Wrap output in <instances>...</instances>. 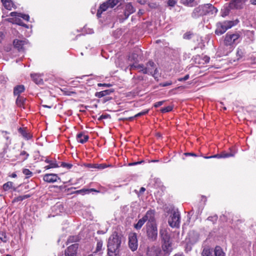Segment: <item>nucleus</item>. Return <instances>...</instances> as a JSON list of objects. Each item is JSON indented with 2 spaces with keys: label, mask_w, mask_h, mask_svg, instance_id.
<instances>
[{
  "label": "nucleus",
  "mask_w": 256,
  "mask_h": 256,
  "mask_svg": "<svg viewBox=\"0 0 256 256\" xmlns=\"http://www.w3.org/2000/svg\"><path fill=\"white\" fill-rule=\"evenodd\" d=\"M172 84V82H166L162 83L160 84V86H170Z\"/></svg>",
  "instance_id": "54"
},
{
  "label": "nucleus",
  "mask_w": 256,
  "mask_h": 256,
  "mask_svg": "<svg viewBox=\"0 0 256 256\" xmlns=\"http://www.w3.org/2000/svg\"><path fill=\"white\" fill-rule=\"evenodd\" d=\"M164 102V101H160L155 103L154 106L156 108H158L162 106Z\"/></svg>",
  "instance_id": "59"
},
{
  "label": "nucleus",
  "mask_w": 256,
  "mask_h": 256,
  "mask_svg": "<svg viewBox=\"0 0 256 256\" xmlns=\"http://www.w3.org/2000/svg\"><path fill=\"white\" fill-rule=\"evenodd\" d=\"M148 254L150 256H162V252L160 248L153 246L148 250Z\"/></svg>",
  "instance_id": "17"
},
{
  "label": "nucleus",
  "mask_w": 256,
  "mask_h": 256,
  "mask_svg": "<svg viewBox=\"0 0 256 256\" xmlns=\"http://www.w3.org/2000/svg\"><path fill=\"white\" fill-rule=\"evenodd\" d=\"M172 109V108L171 106H168L165 108H162L160 110L161 112L162 113H166L169 112H170Z\"/></svg>",
  "instance_id": "45"
},
{
  "label": "nucleus",
  "mask_w": 256,
  "mask_h": 256,
  "mask_svg": "<svg viewBox=\"0 0 256 256\" xmlns=\"http://www.w3.org/2000/svg\"><path fill=\"white\" fill-rule=\"evenodd\" d=\"M72 94H75V92H71V91H66V93H65L66 94L68 95V96H70Z\"/></svg>",
  "instance_id": "64"
},
{
  "label": "nucleus",
  "mask_w": 256,
  "mask_h": 256,
  "mask_svg": "<svg viewBox=\"0 0 256 256\" xmlns=\"http://www.w3.org/2000/svg\"><path fill=\"white\" fill-rule=\"evenodd\" d=\"M136 11V9L132 6L131 3H128L126 5L125 10L124 14L119 16V19L121 22L127 19L129 16L134 13Z\"/></svg>",
  "instance_id": "7"
},
{
  "label": "nucleus",
  "mask_w": 256,
  "mask_h": 256,
  "mask_svg": "<svg viewBox=\"0 0 256 256\" xmlns=\"http://www.w3.org/2000/svg\"><path fill=\"white\" fill-rule=\"evenodd\" d=\"M204 60L206 62L208 63L210 61V58L208 56H205L204 57Z\"/></svg>",
  "instance_id": "63"
},
{
  "label": "nucleus",
  "mask_w": 256,
  "mask_h": 256,
  "mask_svg": "<svg viewBox=\"0 0 256 256\" xmlns=\"http://www.w3.org/2000/svg\"><path fill=\"white\" fill-rule=\"evenodd\" d=\"M246 1V0H232L228 7L231 9H241L243 8Z\"/></svg>",
  "instance_id": "12"
},
{
  "label": "nucleus",
  "mask_w": 256,
  "mask_h": 256,
  "mask_svg": "<svg viewBox=\"0 0 256 256\" xmlns=\"http://www.w3.org/2000/svg\"><path fill=\"white\" fill-rule=\"evenodd\" d=\"M128 246L132 252L137 250L138 242L136 233L132 232L128 236Z\"/></svg>",
  "instance_id": "8"
},
{
  "label": "nucleus",
  "mask_w": 256,
  "mask_h": 256,
  "mask_svg": "<svg viewBox=\"0 0 256 256\" xmlns=\"http://www.w3.org/2000/svg\"><path fill=\"white\" fill-rule=\"evenodd\" d=\"M144 64L133 63L132 64H130L128 68L130 71L134 70H138L140 72H142V70H144Z\"/></svg>",
  "instance_id": "22"
},
{
  "label": "nucleus",
  "mask_w": 256,
  "mask_h": 256,
  "mask_svg": "<svg viewBox=\"0 0 256 256\" xmlns=\"http://www.w3.org/2000/svg\"><path fill=\"white\" fill-rule=\"evenodd\" d=\"M2 134L3 137L6 140V142L5 143V146H4V149L6 150L8 148V146L11 144V139L10 138V137L9 136L10 133L6 131H2Z\"/></svg>",
  "instance_id": "20"
},
{
  "label": "nucleus",
  "mask_w": 256,
  "mask_h": 256,
  "mask_svg": "<svg viewBox=\"0 0 256 256\" xmlns=\"http://www.w3.org/2000/svg\"><path fill=\"white\" fill-rule=\"evenodd\" d=\"M31 77L36 84H40L42 83V80L38 74H31Z\"/></svg>",
  "instance_id": "29"
},
{
  "label": "nucleus",
  "mask_w": 256,
  "mask_h": 256,
  "mask_svg": "<svg viewBox=\"0 0 256 256\" xmlns=\"http://www.w3.org/2000/svg\"><path fill=\"white\" fill-rule=\"evenodd\" d=\"M158 70L156 68V65L152 61H149L146 64V67L144 68V70H142V73L144 74H152L154 76L157 74Z\"/></svg>",
  "instance_id": "6"
},
{
  "label": "nucleus",
  "mask_w": 256,
  "mask_h": 256,
  "mask_svg": "<svg viewBox=\"0 0 256 256\" xmlns=\"http://www.w3.org/2000/svg\"><path fill=\"white\" fill-rule=\"evenodd\" d=\"M13 186V182H8L3 185V189L4 190L6 191L12 188Z\"/></svg>",
  "instance_id": "37"
},
{
  "label": "nucleus",
  "mask_w": 256,
  "mask_h": 256,
  "mask_svg": "<svg viewBox=\"0 0 256 256\" xmlns=\"http://www.w3.org/2000/svg\"><path fill=\"white\" fill-rule=\"evenodd\" d=\"M146 234L148 239L154 241L158 236V228L156 224H146Z\"/></svg>",
  "instance_id": "3"
},
{
  "label": "nucleus",
  "mask_w": 256,
  "mask_h": 256,
  "mask_svg": "<svg viewBox=\"0 0 256 256\" xmlns=\"http://www.w3.org/2000/svg\"><path fill=\"white\" fill-rule=\"evenodd\" d=\"M1 2L4 8L8 10H11L14 6V4L11 0H1Z\"/></svg>",
  "instance_id": "27"
},
{
  "label": "nucleus",
  "mask_w": 256,
  "mask_h": 256,
  "mask_svg": "<svg viewBox=\"0 0 256 256\" xmlns=\"http://www.w3.org/2000/svg\"><path fill=\"white\" fill-rule=\"evenodd\" d=\"M106 166L104 164H95L92 167L93 168H96L100 170H102L106 168Z\"/></svg>",
  "instance_id": "44"
},
{
  "label": "nucleus",
  "mask_w": 256,
  "mask_h": 256,
  "mask_svg": "<svg viewBox=\"0 0 256 256\" xmlns=\"http://www.w3.org/2000/svg\"><path fill=\"white\" fill-rule=\"evenodd\" d=\"M108 8H110L107 2H105L102 4L98 10L96 15L98 17H100L102 12L106 11Z\"/></svg>",
  "instance_id": "23"
},
{
  "label": "nucleus",
  "mask_w": 256,
  "mask_h": 256,
  "mask_svg": "<svg viewBox=\"0 0 256 256\" xmlns=\"http://www.w3.org/2000/svg\"><path fill=\"white\" fill-rule=\"evenodd\" d=\"M7 20L10 22H12L14 24H17L19 26H22L26 28H28V26L23 22L20 18H8Z\"/></svg>",
  "instance_id": "26"
},
{
  "label": "nucleus",
  "mask_w": 256,
  "mask_h": 256,
  "mask_svg": "<svg viewBox=\"0 0 256 256\" xmlns=\"http://www.w3.org/2000/svg\"><path fill=\"white\" fill-rule=\"evenodd\" d=\"M140 52V50H136L134 52H132L128 56V60L130 62H133L134 63H136L138 62V58L139 55V52Z\"/></svg>",
  "instance_id": "21"
},
{
  "label": "nucleus",
  "mask_w": 256,
  "mask_h": 256,
  "mask_svg": "<svg viewBox=\"0 0 256 256\" xmlns=\"http://www.w3.org/2000/svg\"><path fill=\"white\" fill-rule=\"evenodd\" d=\"M120 0H108L106 1L108 4L110 6V8H112L115 6H116L119 2Z\"/></svg>",
  "instance_id": "36"
},
{
  "label": "nucleus",
  "mask_w": 256,
  "mask_h": 256,
  "mask_svg": "<svg viewBox=\"0 0 256 256\" xmlns=\"http://www.w3.org/2000/svg\"><path fill=\"white\" fill-rule=\"evenodd\" d=\"M230 7L224 8L222 10L221 16L222 17H225L229 14L230 12Z\"/></svg>",
  "instance_id": "38"
},
{
  "label": "nucleus",
  "mask_w": 256,
  "mask_h": 256,
  "mask_svg": "<svg viewBox=\"0 0 256 256\" xmlns=\"http://www.w3.org/2000/svg\"><path fill=\"white\" fill-rule=\"evenodd\" d=\"M85 192H87L88 193L89 192L88 189H82L80 190H78L76 192V194H82V193Z\"/></svg>",
  "instance_id": "52"
},
{
  "label": "nucleus",
  "mask_w": 256,
  "mask_h": 256,
  "mask_svg": "<svg viewBox=\"0 0 256 256\" xmlns=\"http://www.w3.org/2000/svg\"><path fill=\"white\" fill-rule=\"evenodd\" d=\"M204 15L213 14L217 12L218 10L210 4L201 5Z\"/></svg>",
  "instance_id": "9"
},
{
  "label": "nucleus",
  "mask_w": 256,
  "mask_h": 256,
  "mask_svg": "<svg viewBox=\"0 0 256 256\" xmlns=\"http://www.w3.org/2000/svg\"><path fill=\"white\" fill-rule=\"evenodd\" d=\"M24 90V86L23 85H18L16 86L14 90V96H20V94Z\"/></svg>",
  "instance_id": "28"
},
{
  "label": "nucleus",
  "mask_w": 256,
  "mask_h": 256,
  "mask_svg": "<svg viewBox=\"0 0 256 256\" xmlns=\"http://www.w3.org/2000/svg\"><path fill=\"white\" fill-rule=\"evenodd\" d=\"M113 92L114 90L112 89L107 90L100 92H96L95 94V96L97 98H100L109 95Z\"/></svg>",
  "instance_id": "24"
},
{
  "label": "nucleus",
  "mask_w": 256,
  "mask_h": 256,
  "mask_svg": "<svg viewBox=\"0 0 256 256\" xmlns=\"http://www.w3.org/2000/svg\"><path fill=\"white\" fill-rule=\"evenodd\" d=\"M18 132L26 140L30 139L32 137V134L26 128H20L18 129Z\"/></svg>",
  "instance_id": "15"
},
{
  "label": "nucleus",
  "mask_w": 256,
  "mask_h": 256,
  "mask_svg": "<svg viewBox=\"0 0 256 256\" xmlns=\"http://www.w3.org/2000/svg\"><path fill=\"white\" fill-rule=\"evenodd\" d=\"M76 138L78 142L84 144L88 140L89 136L88 135L84 134L82 132L76 135Z\"/></svg>",
  "instance_id": "19"
},
{
  "label": "nucleus",
  "mask_w": 256,
  "mask_h": 256,
  "mask_svg": "<svg viewBox=\"0 0 256 256\" xmlns=\"http://www.w3.org/2000/svg\"><path fill=\"white\" fill-rule=\"evenodd\" d=\"M240 38L239 34L237 33L232 34L228 32L225 36L224 44L226 46H231L234 44Z\"/></svg>",
  "instance_id": "5"
},
{
  "label": "nucleus",
  "mask_w": 256,
  "mask_h": 256,
  "mask_svg": "<svg viewBox=\"0 0 256 256\" xmlns=\"http://www.w3.org/2000/svg\"><path fill=\"white\" fill-rule=\"evenodd\" d=\"M160 234L162 242L170 241V236L168 230L166 228L161 229Z\"/></svg>",
  "instance_id": "16"
},
{
  "label": "nucleus",
  "mask_w": 256,
  "mask_h": 256,
  "mask_svg": "<svg viewBox=\"0 0 256 256\" xmlns=\"http://www.w3.org/2000/svg\"><path fill=\"white\" fill-rule=\"evenodd\" d=\"M98 86H106V87H107V88H110V87L112 84H101V83H98Z\"/></svg>",
  "instance_id": "56"
},
{
  "label": "nucleus",
  "mask_w": 256,
  "mask_h": 256,
  "mask_svg": "<svg viewBox=\"0 0 256 256\" xmlns=\"http://www.w3.org/2000/svg\"><path fill=\"white\" fill-rule=\"evenodd\" d=\"M195 0H182V2L186 5L192 6V4L194 2Z\"/></svg>",
  "instance_id": "48"
},
{
  "label": "nucleus",
  "mask_w": 256,
  "mask_h": 256,
  "mask_svg": "<svg viewBox=\"0 0 256 256\" xmlns=\"http://www.w3.org/2000/svg\"><path fill=\"white\" fill-rule=\"evenodd\" d=\"M30 197V196L29 194H26L24 196H20L18 197L14 198V200H12V202H18L22 201L24 200H25L26 198H28Z\"/></svg>",
  "instance_id": "31"
},
{
  "label": "nucleus",
  "mask_w": 256,
  "mask_h": 256,
  "mask_svg": "<svg viewBox=\"0 0 256 256\" xmlns=\"http://www.w3.org/2000/svg\"><path fill=\"white\" fill-rule=\"evenodd\" d=\"M146 222V220L144 219L143 218H142L138 220V222L136 224H134V228H136V230L140 229Z\"/></svg>",
  "instance_id": "33"
},
{
  "label": "nucleus",
  "mask_w": 256,
  "mask_h": 256,
  "mask_svg": "<svg viewBox=\"0 0 256 256\" xmlns=\"http://www.w3.org/2000/svg\"><path fill=\"white\" fill-rule=\"evenodd\" d=\"M102 241L100 240V241L98 242L96 244V248L94 252L96 253V252H100L102 250Z\"/></svg>",
  "instance_id": "39"
},
{
  "label": "nucleus",
  "mask_w": 256,
  "mask_h": 256,
  "mask_svg": "<svg viewBox=\"0 0 256 256\" xmlns=\"http://www.w3.org/2000/svg\"><path fill=\"white\" fill-rule=\"evenodd\" d=\"M148 112V110H146V111L140 112L137 114H136L134 117L136 118V117H138V116H141L144 115V114H147Z\"/></svg>",
  "instance_id": "57"
},
{
  "label": "nucleus",
  "mask_w": 256,
  "mask_h": 256,
  "mask_svg": "<svg viewBox=\"0 0 256 256\" xmlns=\"http://www.w3.org/2000/svg\"><path fill=\"white\" fill-rule=\"evenodd\" d=\"M202 16L204 14L200 6L195 8L192 14V16L194 18H197Z\"/></svg>",
  "instance_id": "18"
},
{
  "label": "nucleus",
  "mask_w": 256,
  "mask_h": 256,
  "mask_svg": "<svg viewBox=\"0 0 256 256\" xmlns=\"http://www.w3.org/2000/svg\"><path fill=\"white\" fill-rule=\"evenodd\" d=\"M218 218V217L217 216H209L208 218V220H212V219H214V220H216Z\"/></svg>",
  "instance_id": "61"
},
{
  "label": "nucleus",
  "mask_w": 256,
  "mask_h": 256,
  "mask_svg": "<svg viewBox=\"0 0 256 256\" xmlns=\"http://www.w3.org/2000/svg\"><path fill=\"white\" fill-rule=\"evenodd\" d=\"M62 166L63 168H66L67 169H70L72 166V165L70 164H67L66 162H61L60 165L59 166Z\"/></svg>",
  "instance_id": "46"
},
{
  "label": "nucleus",
  "mask_w": 256,
  "mask_h": 256,
  "mask_svg": "<svg viewBox=\"0 0 256 256\" xmlns=\"http://www.w3.org/2000/svg\"><path fill=\"white\" fill-rule=\"evenodd\" d=\"M56 208H59L60 209V212H62V210H64V207L61 204H57L55 206Z\"/></svg>",
  "instance_id": "60"
},
{
  "label": "nucleus",
  "mask_w": 256,
  "mask_h": 256,
  "mask_svg": "<svg viewBox=\"0 0 256 256\" xmlns=\"http://www.w3.org/2000/svg\"><path fill=\"white\" fill-rule=\"evenodd\" d=\"M122 236L114 232L108 238V254L112 256L114 253L118 252V249L122 243Z\"/></svg>",
  "instance_id": "1"
},
{
  "label": "nucleus",
  "mask_w": 256,
  "mask_h": 256,
  "mask_svg": "<svg viewBox=\"0 0 256 256\" xmlns=\"http://www.w3.org/2000/svg\"><path fill=\"white\" fill-rule=\"evenodd\" d=\"M189 78V75L186 74L184 78H178V80L180 82L186 80Z\"/></svg>",
  "instance_id": "53"
},
{
  "label": "nucleus",
  "mask_w": 256,
  "mask_h": 256,
  "mask_svg": "<svg viewBox=\"0 0 256 256\" xmlns=\"http://www.w3.org/2000/svg\"><path fill=\"white\" fill-rule=\"evenodd\" d=\"M234 25V24L233 21H224L222 22H218L216 24V28L215 30V34L218 36L222 35Z\"/></svg>",
  "instance_id": "2"
},
{
  "label": "nucleus",
  "mask_w": 256,
  "mask_h": 256,
  "mask_svg": "<svg viewBox=\"0 0 256 256\" xmlns=\"http://www.w3.org/2000/svg\"><path fill=\"white\" fill-rule=\"evenodd\" d=\"M212 250L208 248H204L202 253V256H214L212 255Z\"/></svg>",
  "instance_id": "35"
},
{
  "label": "nucleus",
  "mask_w": 256,
  "mask_h": 256,
  "mask_svg": "<svg viewBox=\"0 0 256 256\" xmlns=\"http://www.w3.org/2000/svg\"><path fill=\"white\" fill-rule=\"evenodd\" d=\"M192 32H188L183 35V38L186 40H190L192 38Z\"/></svg>",
  "instance_id": "43"
},
{
  "label": "nucleus",
  "mask_w": 256,
  "mask_h": 256,
  "mask_svg": "<svg viewBox=\"0 0 256 256\" xmlns=\"http://www.w3.org/2000/svg\"><path fill=\"white\" fill-rule=\"evenodd\" d=\"M19 18H22L27 21H28L30 19V16L28 14H23L22 13L19 14Z\"/></svg>",
  "instance_id": "49"
},
{
  "label": "nucleus",
  "mask_w": 256,
  "mask_h": 256,
  "mask_svg": "<svg viewBox=\"0 0 256 256\" xmlns=\"http://www.w3.org/2000/svg\"><path fill=\"white\" fill-rule=\"evenodd\" d=\"M28 41L24 39L23 40H14L13 44L15 48H17L18 51H22L24 50L23 46L26 44Z\"/></svg>",
  "instance_id": "14"
},
{
  "label": "nucleus",
  "mask_w": 256,
  "mask_h": 256,
  "mask_svg": "<svg viewBox=\"0 0 256 256\" xmlns=\"http://www.w3.org/2000/svg\"><path fill=\"white\" fill-rule=\"evenodd\" d=\"M142 218L146 222H147L146 224H156L154 218V210H148Z\"/></svg>",
  "instance_id": "10"
},
{
  "label": "nucleus",
  "mask_w": 256,
  "mask_h": 256,
  "mask_svg": "<svg viewBox=\"0 0 256 256\" xmlns=\"http://www.w3.org/2000/svg\"><path fill=\"white\" fill-rule=\"evenodd\" d=\"M22 173L26 176V178H28L30 176H32V172H30L28 169L27 168H24L22 170Z\"/></svg>",
  "instance_id": "40"
},
{
  "label": "nucleus",
  "mask_w": 256,
  "mask_h": 256,
  "mask_svg": "<svg viewBox=\"0 0 256 256\" xmlns=\"http://www.w3.org/2000/svg\"><path fill=\"white\" fill-rule=\"evenodd\" d=\"M168 6H174L176 4V0H168Z\"/></svg>",
  "instance_id": "55"
},
{
  "label": "nucleus",
  "mask_w": 256,
  "mask_h": 256,
  "mask_svg": "<svg viewBox=\"0 0 256 256\" xmlns=\"http://www.w3.org/2000/svg\"><path fill=\"white\" fill-rule=\"evenodd\" d=\"M20 156H24L25 157L24 158L23 160H24L28 158L29 156V154L24 150H22L20 152Z\"/></svg>",
  "instance_id": "50"
},
{
  "label": "nucleus",
  "mask_w": 256,
  "mask_h": 256,
  "mask_svg": "<svg viewBox=\"0 0 256 256\" xmlns=\"http://www.w3.org/2000/svg\"><path fill=\"white\" fill-rule=\"evenodd\" d=\"M78 244H74L69 246L64 252L65 256H77Z\"/></svg>",
  "instance_id": "11"
},
{
  "label": "nucleus",
  "mask_w": 256,
  "mask_h": 256,
  "mask_svg": "<svg viewBox=\"0 0 256 256\" xmlns=\"http://www.w3.org/2000/svg\"><path fill=\"white\" fill-rule=\"evenodd\" d=\"M214 256H225L224 253L220 246H216L214 250Z\"/></svg>",
  "instance_id": "34"
},
{
  "label": "nucleus",
  "mask_w": 256,
  "mask_h": 256,
  "mask_svg": "<svg viewBox=\"0 0 256 256\" xmlns=\"http://www.w3.org/2000/svg\"><path fill=\"white\" fill-rule=\"evenodd\" d=\"M221 156H222V158H228V157H230V156H234V153H232V152L228 153V152H224L221 154Z\"/></svg>",
  "instance_id": "42"
},
{
  "label": "nucleus",
  "mask_w": 256,
  "mask_h": 256,
  "mask_svg": "<svg viewBox=\"0 0 256 256\" xmlns=\"http://www.w3.org/2000/svg\"><path fill=\"white\" fill-rule=\"evenodd\" d=\"M78 240V238L75 236H70L67 240V244L75 242Z\"/></svg>",
  "instance_id": "47"
},
{
  "label": "nucleus",
  "mask_w": 256,
  "mask_h": 256,
  "mask_svg": "<svg viewBox=\"0 0 256 256\" xmlns=\"http://www.w3.org/2000/svg\"><path fill=\"white\" fill-rule=\"evenodd\" d=\"M43 179L44 181L47 182L53 183L57 182L60 178L56 174H47L44 175Z\"/></svg>",
  "instance_id": "13"
},
{
  "label": "nucleus",
  "mask_w": 256,
  "mask_h": 256,
  "mask_svg": "<svg viewBox=\"0 0 256 256\" xmlns=\"http://www.w3.org/2000/svg\"><path fill=\"white\" fill-rule=\"evenodd\" d=\"M141 163H142V162H132V163L128 164V166H134V165H136V164H140Z\"/></svg>",
  "instance_id": "62"
},
{
  "label": "nucleus",
  "mask_w": 256,
  "mask_h": 256,
  "mask_svg": "<svg viewBox=\"0 0 256 256\" xmlns=\"http://www.w3.org/2000/svg\"><path fill=\"white\" fill-rule=\"evenodd\" d=\"M222 158L221 154H215V155L210 156H206L205 157L206 158Z\"/></svg>",
  "instance_id": "58"
},
{
  "label": "nucleus",
  "mask_w": 256,
  "mask_h": 256,
  "mask_svg": "<svg viewBox=\"0 0 256 256\" xmlns=\"http://www.w3.org/2000/svg\"><path fill=\"white\" fill-rule=\"evenodd\" d=\"M180 214L178 211H174L170 216L168 223L172 228H179L180 224Z\"/></svg>",
  "instance_id": "4"
},
{
  "label": "nucleus",
  "mask_w": 256,
  "mask_h": 256,
  "mask_svg": "<svg viewBox=\"0 0 256 256\" xmlns=\"http://www.w3.org/2000/svg\"><path fill=\"white\" fill-rule=\"evenodd\" d=\"M20 13V12H12L10 14V16H14L16 17L15 18H19V14Z\"/></svg>",
  "instance_id": "51"
},
{
  "label": "nucleus",
  "mask_w": 256,
  "mask_h": 256,
  "mask_svg": "<svg viewBox=\"0 0 256 256\" xmlns=\"http://www.w3.org/2000/svg\"><path fill=\"white\" fill-rule=\"evenodd\" d=\"M162 248L164 251L168 252L171 250V244L170 241L163 242Z\"/></svg>",
  "instance_id": "30"
},
{
  "label": "nucleus",
  "mask_w": 256,
  "mask_h": 256,
  "mask_svg": "<svg viewBox=\"0 0 256 256\" xmlns=\"http://www.w3.org/2000/svg\"><path fill=\"white\" fill-rule=\"evenodd\" d=\"M44 162L48 164H49L48 166L44 167L46 170H48L52 168H56L59 167V166L56 164V161L49 160L48 158H46Z\"/></svg>",
  "instance_id": "25"
},
{
  "label": "nucleus",
  "mask_w": 256,
  "mask_h": 256,
  "mask_svg": "<svg viewBox=\"0 0 256 256\" xmlns=\"http://www.w3.org/2000/svg\"><path fill=\"white\" fill-rule=\"evenodd\" d=\"M0 240L4 242H6L7 241V238L6 234L4 232H0Z\"/></svg>",
  "instance_id": "41"
},
{
  "label": "nucleus",
  "mask_w": 256,
  "mask_h": 256,
  "mask_svg": "<svg viewBox=\"0 0 256 256\" xmlns=\"http://www.w3.org/2000/svg\"><path fill=\"white\" fill-rule=\"evenodd\" d=\"M25 100L24 98L18 96L16 100V104L18 106L22 107L24 104Z\"/></svg>",
  "instance_id": "32"
}]
</instances>
